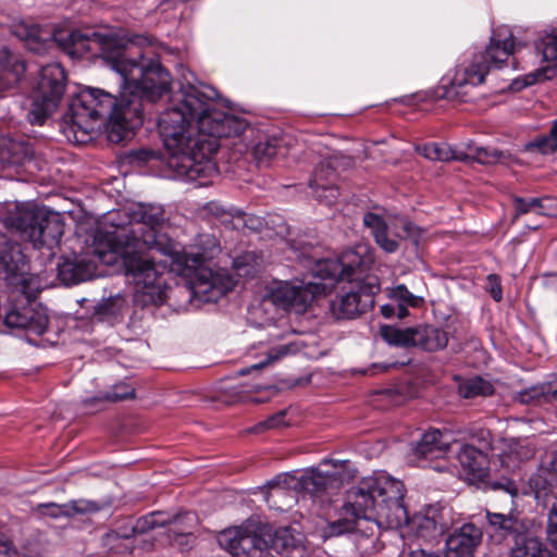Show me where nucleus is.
<instances>
[{"instance_id": "ea45409f", "label": "nucleus", "mask_w": 557, "mask_h": 557, "mask_svg": "<svg viewBox=\"0 0 557 557\" xmlns=\"http://www.w3.org/2000/svg\"><path fill=\"white\" fill-rule=\"evenodd\" d=\"M335 171L329 164L321 162L313 172V178L310 181L311 189H324L325 186L334 185L335 182Z\"/></svg>"}, {"instance_id": "a211bd4d", "label": "nucleus", "mask_w": 557, "mask_h": 557, "mask_svg": "<svg viewBox=\"0 0 557 557\" xmlns=\"http://www.w3.org/2000/svg\"><path fill=\"white\" fill-rule=\"evenodd\" d=\"M481 539V530L472 523H466L447 537L445 556L470 557L480 544Z\"/></svg>"}, {"instance_id": "7ed1b4c3", "label": "nucleus", "mask_w": 557, "mask_h": 557, "mask_svg": "<svg viewBox=\"0 0 557 557\" xmlns=\"http://www.w3.org/2000/svg\"><path fill=\"white\" fill-rule=\"evenodd\" d=\"M65 119L84 134L94 132L97 122L108 121V138L119 144L141 126V104L136 98H126L123 90L117 101L102 89L87 87L72 98Z\"/></svg>"}, {"instance_id": "680f3d73", "label": "nucleus", "mask_w": 557, "mask_h": 557, "mask_svg": "<svg viewBox=\"0 0 557 557\" xmlns=\"http://www.w3.org/2000/svg\"><path fill=\"white\" fill-rule=\"evenodd\" d=\"M546 74V71L544 70H537L536 72L534 73H531L527 76V81H525V86L527 85H532V84H535L537 82H541L543 79H546L547 76L545 75Z\"/></svg>"}, {"instance_id": "f704fd0d", "label": "nucleus", "mask_w": 557, "mask_h": 557, "mask_svg": "<svg viewBox=\"0 0 557 557\" xmlns=\"http://www.w3.org/2000/svg\"><path fill=\"white\" fill-rule=\"evenodd\" d=\"M529 152L549 154L557 151V120L554 122L550 132L547 135L539 136L524 146Z\"/></svg>"}, {"instance_id": "4be33fe9", "label": "nucleus", "mask_w": 557, "mask_h": 557, "mask_svg": "<svg viewBox=\"0 0 557 557\" xmlns=\"http://www.w3.org/2000/svg\"><path fill=\"white\" fill-rule=\"evenodd\" d=\"M25 65L21 58L10 50H0V95L13 88L22 78Z\"/></svg>"}, {"instance_id": "c756f323", "label": "nucleus", "mask_w": 557, "mask_h": 557, "mask_svg": "<svg viewBox=\"0 0 557 557\" xmlns=\"http://www.w3.org/2000/svg\"><path fill=\"white\" fill-rule=\"evenodd\" d=\"M203 214L215 218L228 228H240L246 224L244 215L239 212L233 213L219 201H210L202 207Z\"/></svg>"}, {"instance_id": "774afa93", "label": "nucleus", "mask_w": 557, "mask_h": 557, "mask_svg": "<svg viewBox=\"0 0 557 557\" xmlns=\"http://www.w3.org/2000/svg\"><path fill=\"white\" fill-rule=\"evenodd\" d=\"M408 307H410L409 305H404V304H397V307H396V314L399 319H403L405 317L408 315Z\"/></svg>"}, {"instance_id": "58836bf2", "label": "nucleus", "mask_w": 557, "mask_h": 557, "mask_svg": "<svg viewBox=\"0 0 557 557\" xmlns=\"http://www.w3.org/2000/svg\"><path fill=\"white\" fill-rule=\"evenodd\" d=\"M331 476L318 470H312L304 474L300 479L301 487L311 494H319L326 490Z\"/></svg>"}, {"instance_id": "f8f14e48", "label": "nucleus", "mask_w": 557, "mask_h": 557, "mask_svg": "<svg viewBox=\"0 0 557 557\" xmlns=\"http://www.w3.org/2000/svg\"><path fill=\"white\" fill-rule=\"evenodd\" d=\"M13 34L16 38L24 41L27 49L36 53L46 52L54 42L72 53L78 50H91V42L98 44L102 49L109 46V38L106 35L92 32L83 34L82 32H51L41 29L38 25L26 22L17 23L13 26Z\"/></svg>"}, {"instance_id": "2f4dec72", "label": "nucleus", "mask_w": 557, "mask_h": 557, "mask_svg": "<svg viewBox=\"0 0 557 557\" xmlns=\"http://www.w3.org/2000/svg\"><path fill=\"white\" fill-rule=\"evenodd\" d=\"M163 521H166V536L172 537V535L188 533L193 531H197L198 529V518L194 512L185 511L180 512L174 516H169L163 518Z\"/></svg>"}, {"instance_id": "423d86ee", "label": "nucleus", "mask_w": 557, "mask_h": 557, "mask_svg": "<svg viewBox=\"0 0 557 557\" xmlns=\"http://www.w3.org/2000/svg\"><path fill=\"white\" fill-rule=\"evenodd\" d=\"M287 245L304 268L314 278L334 282L348 281L356 274L368 272L374 263V251L368 244H358L343 252L341 259H324L320 248L302 238L290 239Z\"/></svg>"}, {"instance_id": "a878e982", "label": "nucleus", "mask_w": 557, "mask_h": 557, "mask_svg": "<svg viewBox=\"0 0 557 557\" xmlns=\"http://www.w3.org/2000/svg\"><path fill=\"white\" fill-rule=\"evenodd\" d=\"M363 224L370 228L379 247L387 253H394L399 249V240L388 236V225L376 213L368 212L363 216Z\"/></svg>"}, {"instance_id": "5701e85b", "label": "nucleus", "mask_w": 557, "mask_h": 557, "mask_svg": "<svg viewBox=\"0 0 557 557\" xmlns=\"http://www.w3.org/2000/svg\"><path fill=\"white\" fill-rule=\"evenodd\" d=\"M412 347H419L426 351H437L447 346L446 332L433 325H419L412 327Z\"/></svg>"}, {"instance_id": "0eeeda50", "label": "nucleus", "mask_w": 557, "mask_h": 557, "mask_svg": "<svg viewBox=\"0 0 557 557\" xmlns=\"http://www.w3.org/2000/svg\"><path fill=\"white\" fill-rule=\"evenodd\" d=\"M221 252V245L214 234H198L193 243L180 252L181 262L195 269L191 283L193 295L203 302H215L235 285L233 276L225 270H213L202 264Z\"/></svg>"}, {"instance_id": "69168bd1", "label": "nucleus", "mask_w": 557, "mask_h": 557, "mask_svg": "<svg viewBox=\"0 0 557 557\" xmlns=\"http://www.w3.org/2000/svg\"><path fill=\"white\" fill-rule=\"evenodd\" d=\"M381 313L385 318H392V317H394L396 314V307L393 306V305H389V304L383 305L381 307Z\"/></svg>"}, {"instance_id": "b1692460", "label": "nucleus", "mask_w": 557, "mask_h": 557, "mask_svg": "<svg viewBox=\"0 0 557 557\" xmlns=\"http://www.w3.org/2000/svg\"><path fill=\"white\" fill-rule=\"evenodd\" d=\"M463 160H472L483 165L502 164L506 166L518 162V159L509 151L478 146H469L468 152L463 153Z\"/></svg>"}, {"instance_id": "864d4df0", "label": "nucleus", "mask_w": 557, "mask_h": 557, "mask_svg": "<svg viewBox=\"0 0 557 557\" xmlns=\"http://www.w3.org/2000/svg\"><path fill=\"white\" fill-rule=\"evenodd\" d=\"M547 540L557 548V504H555L549 513L547 521Z\"/></svg>"}, {"instance_id": "cd10ccee", "label": "nucleus", "mask_w": 557, "mask_h": 557, "mask_svg": "<svg viewBox=\"0 0 557 557\" xmlns=\"http://www.w3.org/2000/svg\"><path fill=\"white\" fill-rule=\"evenodd\" d=\"M163 516L164 513L157 511L137 519L135 524L129 525V533L110 531L104 535V544L111 545L119 540H128L137 533L141 534L158 527H165L166 521H163Z\"/></svg>"}, {"instance_id": "dca6fc26", "label": "nucleus", "mask_w": 557, "mask_h": 557, "mask_svg": "<svg viewBox=\"0 0 557 557\" xmlns=\"http://www.w3.org/2000/svg\"><path fill=\"white\" fill-rule=\"evenodd\" d=\"M326 289V284L317 281H278L270 287L267 298L283 310L305 312L314 298L324 294Z\"/></svg>"}, {"instance_id": "a19ab883", "label": "nucleus", "mask_w": 557, "mask_h": 557, "mask_svg": "<svg viewBox=\"0 0 557 557\" xmlns=\"http://www.w3.org/2000/svg\"><path fill=\"white\" fill-rule=\"evenodd\" d=\"M30 306V313L27 317L26 330L41 335L47 331L49 324V318L44 308L37 306Z\"/></svg>"}, {"instance_id": "9d476101", "label": "nucleus", "mask_w": 557, "mask_h": 557, "mask_svg": "<svg viewBox=\"0 0 557 557\" xmlns=\"http://www.w3.org/2000/svg\"><path fill=\"white\" fill-rule=\"evenodd\" d=\"M131 228L117 230L111 242L123 246L128 242L134 248L141 246L156 248L165 257L176 255V244L162 232L166 223L165 212L161 206L139 203L129 211Z\"/></svg>"}, {"instance_id": "e2e57ef3", "label": "nucleus", "mask_w": 557, "mask_h": 557, "mask_svg": "<svg viewBox=\"0 0 557 557\" xmlns=\"http://www.w3.org/2000/svg\"><path fill=\"white\" fill-rule=\"evenodd\" d=\"M400 557H440V556L426 553L424 549H414V550H404L400 554Z\"/></svg>"}, {"instance_id": "3c124183", "label": "nucleus", "mask_w": 557, "mask_h": 557, "mask_svg": "<svg viewBox=\"0 0 557 557\" xmlns=\"http://www.w3.org/2000/svg\"><path fill=\"white\" fill-rule=\"evenodd\" d=\"M543 58L547 62H557V36L549 35L543 40Z\"/></svg>"}, {"instance_id": "c9c22d12", "label": "nucleus", "mask_w": 557, "mask_h": 557, "mask_svg": "<svg viewBox=\"0 0 557 557\" xmlns=\"http://www.w3.org/2000/svg\"><path fill=\"white\" fill-rule=\"evenodd\" d=\"M458 392L463 398H473L476 396L492 395L494 387L488 381L480 376H474L461 382Z\"/></svg>"}, {"instance_id": "bf43d9fd", "label": "nucleus", "mask_w": 557, "mask_h": 557, "mask_svg": "<svg viewBox=\"0 0 557 557\" xmlns=\"http://www.w3.org/2000/svg\"><path fill=\"white\" fill-rule=\"evenodd\" d=\"M417 151L429 160L436 161L438 154L435 153V143L425 144L417 147Z\"/></svg>"}, {"instance_id": "09e8293b", "label": "nucleus", "mask_w": 557, "mask_h": 557, "mask_svg": "<svg viewBox=\"0 0 557 557\" xmlns=\"http://www.w3.org/2000/svg\"><path fill=\"white\" fill-rule=\"evenodd\" d=\"M285 414H286L285 410L274 413L273 416L269 417L264 421H261L258 424H256L251 429V432L258 433V432H263L265 430L275 429V428L285 425V420H284Z\"/></svg>"}, {"instance_id": "8fccbe9b", "label": "nucleus", "mask_w": 557, "mask_h": 557, "mask_svg": "<svg viewBox=\"0 0 557 557\" xmlns=\"http://www.w3.org/2000/svg\"><path fill=\"white\" fill-rule=\"evenodd\" d=\"M297 350H298V347L292 342L274 346L270 349V351L268 354L267 362L277 361L287 355H293V354L297 352Z\"/></svg>"}, {"instance_id": "c85d7f7f", "label": "nucleus", "mask_w": 557, "mask_h": 557, "mask_svg": "<svg viewBox=\"0 0 557 557\" xmlns=\"http://www.w3.org/2000/svg\"><path fill=\"white\" fill-rule=\"evenodd\" d=\"M126 308V300L121 295L102 298L94 307V315L99 321L113 322L123 315Z\"/></svg>"}, {"instance_id": "37998d69", "label": "nucleus", "mask_w": 557, "mask_h": 557, "mask_svg": "<svg viewBox=\"0 0 557 557\" xmlns=\"http://www.w3.org/2000/svg\"><path fill=\"white\" fill-rule=\"evenodd\" d=\"M544 201L543 198H530L524 199L521 197L513 198V207L516 211V218L521 214H527L529 212H535L537 214L544 213Z\"/></svg>"}, {"instance_id": "4c0bfd02", "label": "nucleus", "mask_w": 557, "mask_h": 557, "mask_svg": "<svg viewBox=\"0 0 557 557\" xmlns=\"http://www.w3.org/2000/svg\"><path fill=\"white\" fill-rule=\"evenodd\" d=\"M412 327L405 330L397 329L391 325H382L380 327L381 337L389 345L412 347Z\"/></svg>"}, {"instance_id": "a18cd8bd", "label": "nucleus", "mask_w": 557, "mask_h": 557, "mask_svg": "<svg viewBox=\"0 0 557 557\" xmlns=\"http://www.w3.org/2000/svg\"><path fill=\"white\" fill-rule=\"evenodd\" d=\"M30 313V306H24L20 309H12L4 317V323L9 327L25 329L27 326V317Z\"/></svg>"}, {"instance_id": "4d7b16f0", "label": "nucleus", "mask_w": 557, "mask_h": 557, "mask_svg": "<svg viewBox=\"0 0 557 557\" xmlns=\"http://www.w3.org/2000/svg\"><path fill=\"white\" fill-rule=\"evenodd\" d=\"M329 529H330L331 535H339L345 532L352 531L355 529V524H354V522L348 521V520H343V521L339 520L337 522L331 523Z\"/></svg>"}, {"instance_id": "6ab92c4d", "label": "nucleus", "mask_w": 557, "mask_h": 557, "mask_svg": "<svg viewBox=\"0 0 557 557\" xmlns=\"http://www.w3.org/2000/svg\"><path fill=\"white\" fill-rule=\"evenodd\" d=\"M454 442L453 434L448 431L432 430L423 434L414 448V455L419 459H437L444 457Z\"/></svg>"}, {"instance_id": "338daca9", "label": "nucleus", "mask_w": 557, "mask_h": 557, "mask_svg": "<svg viewBox=\"0 0 557 557\" xmlns=\"http://www.w3.org/2000/svg\"><path fill=\"white\" fill-rule=\"evenodd\" d=\"M494 486H495V487H496V486H498V487H504V488H505V491H506L507 493H509L510 495H512V496H513V495H516V494H517V491H518V490H517L516 484H515L512 481H507V482H506V484H504V485H503V484H500V483H498V484H495Z\"/></svg>"}, {"instance_id": "f3484780", "label": "nucleus", "mask_w": 557, "mask_h": 557, "mask_svg": "<svg viewBox=\"0 0 557 557\" xmlns=\"http://www.w3.org/2000/svg\"><path fill=\"white\" fill-rule=\"evenodd\" d=\"M102 505L91 499H73L65 504L45 503L35 507V512L40 517L58 519L61 517L72 518L74 516L89 515L102 509Z\"/></svg>"}, {"instance_id": "e433bc0d", "label": "nucleus", "mask_w": 557, "mask_h": 557, "mask_svg": "<svg viewBox=\"0 0 557 557\" xmlns=\"http://www.w3.org/2000/svg\"><path fill=\"white\" fill-rule=\"evenodd\" d=\"M533 456V449L519 442L509 445L507 451L502 454L500 460L503 466L508 469H515L520 462L530 459Z\"/></svg>"}, {"instance_id": "f257e3e1", "label": "nucleus", "mask_w": 557, "mask_h": 557, "mask_svg": "<svg viewBox=\"0 0 557 557\" xmlns=\"http://www.w3.org/2000/svg\"><path fill=\"white\" fill-rule=\"evenodd\" d=\"M216 96L210 86L181 84L159 116L166 162L178 176L197 181L215 175L212 156L218 151V139L239 136L248 127L245 119L218 109Z\"/></svg>"}, {"instance_id": "4468645a", "label": "nucleus", "mask_w": 557, "mask_h": 557, "mask_svg": "<svg viewBox=\"0 0 557 557\" xmlns=\"http://www.w3.org/2000/svg\"><path fill=\"white\" fill-rule=\"evenodd\" d=\"M64 90L65 73L63 67L55 63L42 66L28 110L30 123L42 124L58 108Z\"/></svg>"}, {"instance_id": "0e129e2a", "label": "nucleus", "mask_w": 557, "mask_h": 557, "mask_svg": "<svg viewBox=\"0 0 557 557\" xmlns=\"http://www.w3.org/2000/svg\"><path fill=\"white\" fill-rule=\"evenodd\" d=\"M548 471L549 474L552 475V480H554L557 484V451L552 456Z\"/></svg>"}, {"instance_id": "39448f33", "label": "nucleus", "mask_w": 557, "mask_h": 557, "mask_svg": "<svg viewBox=\"0 0 557 557\" xmlns=\"http://www.w3.org/2000/svg\"><path fill=\"white\" fill-rule=\"evenodd\" d=\"M111 67L122 77V89L126 98L156 101L171 84L169 71L158 59H148L140 51L119 50L108 57Z\"/></svg>"}, {"instance_id": "c03bdc74", "label": "nucleus", "mask_w": 557, "mask_h": 557, "mask_svg": "<svg viewBox=\"0 0 557 557\" xmlns=\"http://www.w3.org/2000/svg\"><path fill=\"white\" fill-rule=\"evenodd\" d=\"M388 297L397 304L409 305L413 308L419 307L422 302V298L410 293L404 284L391 288L388 290Z\"/></svg>"}, {"instance_id": "aec40b11", "label": "nucleus", "mask_w": 557, "mask_h": 557, "mask_svg": "<svg viewBox=\"0 0 557 557\" xmlns=\"http://www.w3.org/2000/svg\"><path fill=\"white\" fill-rule=\"evenodd\" d=\"M457 458L470 480L482 481L487 476L488 458L482 449L463 444L457 453Z\"/></svg>"}, {"instance_id": "5fc2aeb1", "label": "nucleus", "mask_w": 557, "mask_h": 557, "mask_svg": "<svg viewBox=\"0 0 557 557\" xmlns=\"http://www.w3.org/2000/svg\"><path fill=\"white\" fill-rule=\"evenodd\" d=\"M399 227L401 232L395 234L397 238L412 237L416 240L420 236V230L411 221L407 219L398 220Z\"/></svg>"}, {"instance_id": "ddd939ff", "label": "nucleus", "mask_w": 557, "mask_h": 557, "mask_svg": "<svg viewBox=\"0 0 557 557\" xmlns=\"http://www.w3.org/2000/svg\"><path fill=\"white\" fill-rule=\"evenodd\" d=\"M347 282L349 287L330 302V312L336 320H352L368 312L380 292L377 276L367 272L356 274Z\"/></svg>"}, {"instance_id": "6e6552de", "label": "nucleus", "mask_w": 557, "mask_h": 557, "mask_svg": "<svg viewBox=\"0 0 557 557\" xmlns=\"http://www.w3.org/2000/svg\"><path fill=\"white\" fill-rule=\"evenodd\" d=\"M218 542L220 546L235 557H256L263 550L287 549L293 547L295 553H302V548L296 546L289 527H281L273 530L268 524L247 523L222 531Z\"/></svg>"}, {"instance_id": "49530a36", "label": "nucleus", "mask_w": 557, "mask_h": 557, "mask_svg": "<svg viewBox=\"0 0 557 557\" xmlns=\"http://www.w3.org/2000/svg\"><path fill=\"white\" fill-rule=\"evenodd\" d=\"M271 490L267 495V502L270 507H273L278 510H283V506H281L277 502L281 497L289 494V492L281 485V478H277V480H274L270 483Z\"/></svg>"}, {"instance_id": "2eb2a0df", "label": "nucleus", "mask_w": 557, "mask_h": 557, "mask_svg": "<svg viewBox=\"0 0 557 557\" xmlns=\"http://www.w3.org/2000/svg\"><path fill=\"white\" fill-rule=\"evenodd\" d=\"M108 249L103 248L101 242L94 240L91 247L81 255H74L73 258H65L58 265V274L60 280L65 285H75L81 282L92 278L97 272V264H112L114 263V245H107Z\"/></svg>"}, {"instance_id": "de8ad7c7", "label": "nucleus", "mask_w": 557, "mask_h": 557, "mask_svg": "<svg viewBox=\"0 0 557 557\" xmlns=\"http://www.w3.org/2000/svg\"><path fill=\"white\" fill-rule=\"evenodd\" d=\"M197 531L181 533L168 537L171 546H176L181 550H189L194 547L197 540Z\"/></svg>"}, {"instance_id": "7c9ffc66", "label": "nucleus", "mask_w": 557, "mask_h": 557, "mask_svg": "<svg viewBox=\"0 0 557 557\" xmlns=\"http://www.w3.org/2000/svg\"><path fill=\"white\" fill-rule=\"evenodd\" d=\"M517 399L525 405H542L555 401L553 383H542L521 391Z\"/></svg>"}, {"instance_id": "412c9836", "label": "nucleus", "mask_w": 557, "mask_h": 557, "mask_svg": "<svg viewBox=\"0 0 557 557\" xmlns=\"http://www.w3.org/2000/svg\"><path fill=\"white\" fill-rule=\"evenodd\" d=\"M24 259L20 245L0 231V276L9 278L18 273L24 265Z\"/></svg>"}, {"instance_id": "bb28decb", "label": "nucleus", "mask_w": 557, "mask_h": 557, "mask_svg": "<svg viewBox=\"0 0 557 557\" xmlns=\"http://www.w3.org/2000/svg\"><path fill=\"white\" fill-rule=\"evenodd\" d=\"M510 555L513 557H557L552 554L542 541L530 531L516 535Z\"/></svg>"}, {"instance_id": "20e7f679", "label": "nucleus", "mask_w": 557, "mask_h": 557, "mask_svg": "<svg viewBox=\"0 0 557 557\" xmlns=\"http://www.w3.org/2000/svg\"><path fill=\"white\" fill-rule=\"evenodd\" d=\"M146 252L134 248L128 242L123 246L114 245L116 256L123 258L125 273L135 285L134 300L138 306L161 305L166 298V274L173 263H180V250L174 257H165L156 248L146 247Z\"/></svg>"}, {"instance_id": "393cba45", "label": "nucleus", "mask_w": 557, "mask_h": 557, "mask_svg": "<svg viewBox=\"0 0 557 557\" xmlns=\"http://www.w3.org/2000/svg\"><path fill=\"white\" fill-rule=\"evenodd\" d=\"M33 159V148L23 141L13 139L0 144V169L23 165Z\"/></svg>"}, {"instance_id": "6e6d98bb", "label": "nucleus", "mask_w": 557, "mask_h": 557, "mask_svg": "<svg viewBox=\"0 0 557 557\" xmlns=\"http://www.w3.org/2000/svg\"><path fill=\"white\" fill-rule=\"evenodd\" d=\"M435 153L438 154L436 161L463 160V153L456 154L446 144L435 143Z\"/></svg>"}, {"instance_id": "f03ea898", "label": "nucleus", "mask_w": 557, "mask_h": 557, "mask_svg": "<svg viewBox=\"0 0 557 557\" xmlns=\"http://www.w3.org/2000/svg\"><path fill=\"white\" fill-rule=\"evenodd\" d=\"M405 485L387 474L363 478L347 492V510L357 519L374 520L380 525L409 531L425 543L438 541L446 523L440 511L428 506L409 518L403 504Z\"/></svg>"}, {"instance_id": "13d9d810", "label": "nucleus", "mask_w": 557, "mask_h": 557, "mask_svg": "<svg viewBox=\"0 0 557 557\" xmlns=\"http://www.w3.org/2000/svg\"><path fill=\"white\" fill-rule=\"evenodd\" d=\"M488 281L491 282V295L496 301H500L503 298V290L498 277L494 274L488 275Z\"/></svg>"}, {"instance_id": "79ce46f5", "label": "nucleus", "mask_w": 557, "mask_h": 557, "mask_svg": "<svg viewBox=\"0 0 557 557\" xmlns=\"http://www.w3.org/2000/svg\"><path fill=\"white\" fill-rule=\"evenodd\" d=\"M278 141L276 139L264 138L253 147V156L259 163H268L278 153Z\"/></svg>"}, {"instance_id": "1a4fd4ad", "label": "nucleus", "mask_w": 557, "mask_h": 557, "mask_svg": "<svg viewBox=\"0 0 557 557\" xmlns=\"http://www.w3.org/2000/svg\"><path fill=\"white\" fill-rule=\"evenodd\" d=\"M2 222L8 230L32 243L35 248L52 249L64 234V223L59 213L32 202L16 203L5 213Z\"/></svg>"}, {"instance_id": "9b49d317", "label": "nucleus", "mask_w": 557, "mask_h": 557, "mask_svg": "<svg viewBox=\"0 0 557 557\" xmlns=\"http://www.w3.org/2000/svg\"><path fill=\"white\" fill-rule=\"evenodd\" d=\"M513 51V38L510 30L507 27H499L494 30L485 52L475 54L469 66H458L456 69L447 96H458L460 90L468 85H481L488 71L502 67Z\"/></svg>"}, {"instance_id": "603ef678", "label": "nucleus", "mask_w": 557, "mask_h": 557, "mask_svg": "<svg viewBox=\"0 0 557 557\" xmlns=\"http://www.w3.org/2000/svg\"><path fill=\"white\" fill-rule=\"evenodd\" d=\"M314 197L327 206L333 205L338 198V188L335 185L325 186L324 189H313Z\"/></svg>"}, {"instance_id": "72a5a7b5", "label": "nucleus", "mask_w": 557, "mask_h": 557, "mask_svg": "<svg viewBox=\"0 0 557 557\" xmlns=\"http://www.w3.org/2000/svg\"><path fill=\"white\" fill-rule=\"evenodd\" d=\"M134 397L135 388L124 382H121L112 387V392L99 393L94 397L85 399L84 403L87 406H94L100 403H117Z\"/></svg>"}, {"instance_id": "473e14b6", "label": "nucleus", "mask_w": 557, "mask_h": 557, "mask_svg": "<svg viewBox=\"0 0 557 557\" xmlns=\"http://www.w3.org/2000/svg\"><path fill=\"white\" fill-rule=\"evenodd\" d=\"M487 520L495 531H500L504 535H512L513 539L525 531L524 524L511 515L487 512Z\"/></svg>"}, {"instance_id": "052dcab7", "label": "nucleus", "mask_w": 557, "mask_h": 557, "mask_svg": "<svg viewBox=\"0 0 557 557\" xmlns=\"http://www.w3.org/2000/svg\"><path fill=\"white\" fill-rule=\"evenodd\" d=\"M134 159L139 162H148L152 159H156L158 156L153 150L150 149H140L134 152Z\"/></svg>"}]
</instances>
